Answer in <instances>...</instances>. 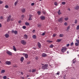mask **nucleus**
I'll return each mask as SVG.
<instances>
[{"mask_svg":"<svg viewBox=\"0 0 79 79\" xmlns=\"http://www.w3.org/2000/svg\"><path fill=\"white\" fill-rule=\"evenodd\" d=\"M48 64H46L42 66V69H48Z\"/></svg>","mask_w":79,"mask_h":79,"instance_id":"f257e3e1","label":"nucleus"},{"mask_svg":"<svg viewBox=\"0 0 79 79\" xmlns=\"http://www.w3.org/2000/svg\"><path fill=\"white\" fill-rule=\"evenodd\" d=\"M67 50V48H64L61 49V51L62 53H64Z\"/></svg>","mask_w":79,"mask_h":79,"instance_id":"f03ea898","label":"nucleus"},{"mask_svg":"<svg viewBox=\"0 0 79 79\" xmlns=\"http://www.w3.org/2000/svg\"><path fill=\"white\" fill-rule=\"evenodd\" d=\"M11 32L12 34H14V33L15 35L18 34V31H14V30H12L11 31Z\"/></svg>","mask_w":79,"mask_h":79,"instance_id":"7ed1b4c3","label":"nucleus"},{"mask_svg":"<svg viewBox=\"0 0 79 79\" xmlns=\"http://www.w3.org/2000/svg\"><path fill=\"white\" fill-rule=\"evenodd\" d=\"M11 15H9L7 19V22H10V20H11Z\"/></svg>","mask_w":79,"mask_h":79,"instance_id":"20e7f679","label":"nucleus"},{"mask_svg":"<svg viewBox=\"0 0 79 79\" xmlns=\"http://www.w3.org/2000/svg\"><path fill=\"white\" fill-rule=\"evenodd\" d=\"M63 17H62L60 18V19H58V21L60 22V23H62L63 22Z\"/></svg>","mask_w":79,"mask_h":79,"instance_id":"39448f33","label":"nucleus"},{"mask_svg":"<svg viewBox=\"0 0 79 79\" xmlns=\"http://www.w3.org/2000/svg\"><path fill=\"white\" fill-rule=\"evenodd\" d=\"M21 43L22 44L24 45H26V42L23 40L21 41Z\"/></svg>","mask_w":79,"mask_h":79,"instance_id":"423d86ee","label":"nucleus"},{"mask_svg":"<svg viewBox=\"0 0 79 79\" xmlns=\"http://www.w3.org/2000/svg\"><path fill=\"white\" fill-rule=\"evenodd\" d=\"M5 63L6 64H7V65H10V64H11V62L10 61H6L5 62Z\"/></svg>","mask_w":79,"mask_h":79,"instance_id":"0eeeda50","label":"nucleus"},{"mask_svg":"<svg viewBox=\"0 0 79 79\" xmlns=\"http://www.w3.org/2000/svg\"><path fill=\"white\" fill-rule=\"evenodd\" d=\"M40 18L41 20H45V17L44 16H41Z\"/></svg>","mask_w":79,"mask_h":79,"instance_id":"6e6552de","label":"nucleus"},{"mask_svg":"<svg viewBox=\"0 0 79 79\" xmlns=\"http://www.w3.org/2000/svg\"><path fill=\"white\" fill-rule=\"evenodd\" d=\"M6 53L7 54H8V55H12V53L11 52H10L9 51H6Z\"/></svg>","mask_w":79,"mask_h":79,"instance_id":"1a4fd4ad","label":"nucleus"},{"mask_svg":"<svg viewBox=\"0 0 79 79\" xmlns=\"http://www.w3.org/2000/svg\"><path fill=\"white\" fill-rule=\"evenodd\" d=\"M42 57H46L47 56V55L45 53H43L42 54Z\"/></svg>","mask_w":79,"mask_h":79,"instance_id":"9d476101","label":"nucleus"},{"mask_svg":"<svg viewBox=\"0 0 79 79\" xmlns=\"http://www.w3.org/2000/svg\"><path fill=\"white\" fill-rule=\"evenodd\" d=\"M29 18L28 19V20L29 21H30V20H32V18H31L32 17H33V16L32 15H29Z\"/></svg>","mask_w":79,"mask_h":79,"instance_id":"9b49d317","label":"nucleus"},{"mask_svg":"<svg viewBox=\"0 0 79 79\" xmlns=\"http://www.w3.org/2000/svg\"><path fill=\"white\" fill-rule=\"evenodd\" d=\"M37 45L39 48H41V44L39 42H38Z\"/></svg>","mask_w":79,"mask_h":79,"instance_id":"f8f14e48","label":"nucleus"},{"mask_svg":"<svg viewBox=\"0 0 79 79\" xmlns=\"http://www.w3.org/2000/svg\"><path fill=\"white\" fill-rule=\"evenodd\" d=\"M24 39H27L28 38V36H27V35L26 34H25L24 35Z\"/></svg>","mask_w":79,"mask_h":79,"instance_id":"ddd939ff","label":"nucleus"},{"mask_svg":"<svg viewBox=\"0 0 79 79\" xmlns=\"http://www.w3.org/2000/svg\"><path fill=\"white\" fill-rule=\"evenodd\" d=\"M24 57H22L20 58V61L21 62H23V61H24Z\"/></svg>","mask_w":79,"mask_h":79,"instance_id":"4468645a","label":"nucleus"},{"mask_svg":"<svg viewBox=\"0 0 79 79\" xmlns=\"http://www.w3.org/2000/svg\"><path fill=\"white\" fill-rule=\"evenodd\" d=\"M74 8L75 10H78V9L79 8V6H77Z\"/></svg>","mask_w":79,"mask_h":79,"instance_id":"2eb2a0df","label":"nucleus"},{"mask_svg":"<svg viewBox=\"0 0 79 79\" xmlns=\"http://www.w3.org/2000/svg\"><path fill=\"white\" fill-rule=\"evenodd\" d=\"M9 36V34H8V33H7L5 35V37L6 38H8Z\"/></svg>","mask_w":79,"mask_h":79,"instance_id":"dca6fc26","label":"nucleus"},{"mask_svg":"<svg viewBox=\"0 0 79 79\" xmlns=\"http://www.w3.org/2000/svg\"><path fill=\"white\" fill-rule=\"evenodd\" d=\"M25 11H26V9H24V8L22 10V12L23 13H25Z\"/></svg>","mask_w":79,"mask_h":79,"instance_id":"f3484780","label":"nucleus"},{"mask_svg":"<svg viewBox=\"0 0 79 79\" xmlns=\"http://www.w3.org/2000/svg\"><path fill=\"white\" fill-rule=\"evenodd\" d=\"M61 41V39H57L56 41V42H60Z\"/></svg>","mask_w":79,"mask_h":79,"instance_id":"a211bd4d","label":"nucleus"},{"mask_svg":"<svg viewBox=\"0 0 79 79\" xmlns=\"http://www.w3.org/2000/svg\"><path fill=\"white\" fill-rule=\"evenodd\" d=\"M47 42L48 43H52V42H53V41H50L49 40H47Z\"/></svg>","mask_w":79,"mask_h":79,"instance_id":"6ab92c4d","label":"nucleus"},{"mask_svg":"<svg viewBox=\"0 0 79 79\" xmlns=\"http://www.w3.org/2000/svg\"><path fill=\"white\" fill-rule=\"evenodd\" d=\"M57 13L59 15H60L61 14V12H60V10H59L57 12Z\"/></svg>","mask_w":79,"mask_h":79,"instance_id":"aec40b11","label":"nucleus"},{"mask_svg":"<svg viewBox=\"0 0 79 79\" xmlns=\"http://www.w3.org/2000/svg\"><path fill=\"white\" fill-rule=\"evenodd\" d=\"M36 35H34L33 36H32V38L33 39H36Z\"/></svg>","mask_w":79,"mask_h":79,"instance_id":"412c9836","label":"nucleus"},{"mask_svg":"<svg viewBox=\"0 0 79 79\" xmlns=\"http://www.w3.org/2000/svg\"><path fill=\"white\" fill-rule=\"evenodd\" d=\"M13 49L14 50V51H15V52H16L17 50L16 49V48H15V46H13Z\"/></svg>","mask_w":79,"mask_h":79,"instance_id":"4be33fe9","label":"nucleus"},{"mask_svg":"<svg viewBox=\"0 0 79 79\" xmlns=\"http://www.w3.org/2000/svg\"><path fill=\"white\" fill-rule=\"evenodd\" d=\"M36 71V69H32V73H34Z\"/></svg>","mask_w":79,"mask_h":79,"instance_id":"5701e85b","label":"nucleus"},{"mask_svg":"<svg viewBox=\"0 0 79 79\" xmlns=\"http://www.w3.org/2000/svg\"><path fill=\"white\" fill-rule=\"evenodd\" d=\"M53 47H54L53 45L52 44H51L50 45V46H49V48H53Z\"/></svg>","mask_w":79,"mask_h":79,"instance_id":"b1692460","label":"nucleus"},{"mask_svg":"<svg viewBox=\"0 0 79 79\" xmlns=\"http://www.w3.org/2000/svg\"><path fill=\"white\" fill-rule=\"evenodd\" d=\"M5 72V70H2L1 71V73H4Z\"/></svg>","mask_w":79,"mask_h":79,"instance_id":"393cba45","label":"nucleus"},{"mask_svg":"<svg viewBox=\"0 0 79 79\" xmlns=\"http://www.w3.org/2000/svg\"><path fill=\"white\" fill-rule=\"evenodd\" d=\"M69 19V18L68 17H67L64 18V20L65 21H68Z\"/></svg>","mask_w":79,"mask_h":79,"instance_id":"a878e982","label":"nucleus"},{"mask_svg":"<svg viewBox=\"0 0 79 79\" xmlns=\"http://www.w3.org/2000/svg\"><path fill=\"white\" fill-rule=\"evenodd\" d=\"M25 25H26V26H29V23L26 22V23H25Z\"/></svg>","mask_w":79,"mask_h":79,"instance_id":"bb28decb","label":"nucleus"},{"mask_svg":"<svg viewBox=\"0 0 79 79\" xmlns=\"http://www.w3.org/2000/svg\"><path fill=\"white\" fill-rule=\"evenodd\" d=\"M25 57L26 58H28V55L27 54H26L25 55Z\"/></svg>","mask_w":79,"mask_h":79,"instance_id":"cd10ccee","label":"nucleus"},{"mask_svg":"<svg viewBox=\"0 0 79 79\" xmlns=\"http://www.w3.org/2000/svg\"><path fill=\"white\" fill-rule=\"evenodd\" d=\"M63 36H64V35L63 34H60L59 35L60 37H62Z\"/></svg>","mask_w":79,"mask_h":79,"instance_id":"c85d7f7f","label":"nucleus"},{"mask_svg":"<svg viewBox=\"0 0 79 79\" xmlns=\"http://www.w3.org/2000/svg\"><path fill=\"white\" fill-rule=\"evenodd\" d=\"M62 5H65L66 4V2H63L61 3Z\"/></svg>","mask_w":79,"mask_h":79,"instance_id":"c756f323","label":"nucleus"},{"mask_svg":"<svg viewBox=\"0 0 79 79\" xmlns=\"http://www.w3.org/2000/svg\"><path fill=\"white\" fill-rule=\"evenodd\" d=\"M54 5L56 6H57V5H58V3H57V2H55L54 3Z\"/></svg>","mask_w":79,"mask_h":79,"instance_id":"7c9ffc66","label":"nucleus"},{"mask_svg":"<svg viewBox=\"0 0 79 79\" xmlns=\"http://www.w3.org/2000/svg\"><path fill=\"white\" fill-rule=\"evenodd\" d=\"M37 13H38V15H40V13H41V12L40 11H38L37 12Z\"/></svg>","mask_w":79,"mask_h":79,"instance_id":"2f4dec72","label":"nucleus"},{"mask_svg":"<svg viewBox=\"0 0 79 79\" xmlns=\"http://www.w3.org/2000/svg\"><path fill=\"white\" fill-rule=\"evenodd\" d=\"M23 29H25L26 28V26H23L22 27Z\"/></svg>","mask_w":79,"mask_h":79,"instance_id":"473e14b6","label":"nucleus"},{"mask_svg":"<svg viewBox=\"0 0 79 79\" xmlns=\"http://www.w3.org/2000/svg\"><path fill=\"white\" fill-rule=\"evenodd\" d=\"M75 45L76 46H78V45H79V44H78L77 43H75Z\"/></svg>","mask_w":79,"mask_h":79,"instance_id":"72a5a7b5","label":"nucleus"},{"mask_svg":"<svg viewBox=\"0 0 79 79\" xmlns=\"http://www.w3.org/2000/svg\"><path fill=\"white\" fill-rule=\"evenodd\" d=\"M79 29V25H78L76 29H77V30H78V29Z\"/></svg>","mask_w":79,"mask_h":79,"instance_id":"f704fd0d","label":"nucleus"},{"mask_svg":"<svg viewBox=\"0 0 79 79\" xmlns=\"http://www.w3.org/2000/svg\"><path fill=\"white\" fill-rule=\"evenodd\" d=\"M74 45V43L73 42L71 43L70 44V46H73Z\"/></svg>","mask_w":79,"mask_h":79,"instance_id":"c9c22d12","label":"nucleus"},{"mask_svg":"<svg viewBox=\"0 0 79 79\" xmlns=\"http://www.w3.org/2000/svg\"><path fill=\"white\" fill-rule=\"evenodd\" d=\"M3 78L4 79H6V76H4L3 77Z\"/></svg>","mask_w":79,"mask_h":79,"instance_id":"e433bc0d","label":"nucleus"},{"mask_svg":"<svg viewBox=\"0 0 79 79\" xmlns=\"http://www.w3.org/2000/svg\"><path fill=\"white\" fill-rule=\"evenodd\" d=\"M5 8H8V6L6 5V6H5Z\"/></svg>","mask_w":79,"mask_h":79,"instance_id":"4c0bfd02","label":"nucleus"},{"mask_svg":"<svg viewBox=\"0 0 79 79\" xmlns=\"http://www.w3.org/2000/svg\"><path fill=\"white\" fill-rule=\"evenodd\" d=\"M64 26H67V25H68V23H67V22H65L64 23Z\"/></svg>","mask_w":79,"mask_h":79,"instance_id":"58836bf2","label":"nucleus"},{"mask_svg":"<svg viewBox=\"0 0 79 79\" xmlns=\"http://www.w3.org/2000/svg\"><path fill=\"white\" fill-rule=\"evenodd\" d=\"M0 19H3V16H1L0 17Z\"/></svg>","mask_w":79,"mask_h":79,"instance_id":"ea45409f","label":"nucleus"},{"mask_svg":"<svg viewBox=\"0 0 79 79\" xmlns=\"http://www.w3.org/2000/svg\"><path fill=\"white\" fill-rule=\"evenodd\" d=\"M66 75H64V76L63 77L64 79H66Z\"/></svg>","mask_w":79,"mask_h":79,"instance_id":"a19ab883","label":"nucleus"},{"mask_svg":"<svg viewBox=\"0 0 79 79\" xmlns=\"http://www.w3.org/2000/svg\"><path fill=\"white\" fill-rule=\"evenodd\" d=\"M17 3H18V2H15V4H14L15 5V6H16V4H17Z\"/></svg>","mask_w":79,"mask_h":79,"instance_id":"79ce46f5","label":"nucleus"},{"mask_svg":"<svg viewBox=\"0 0 79 79\" xmlns=\"http://www.w3.org/2000/svg\"><path fill=\"white\" fill-rule=\"evenodd\" d=\"M38 59H39V58L38 57H36L35 58V60H38Z\"/></svg>","mask_w":79,"mask_h":79,"instance_id":"37998d69","label":"nucleus"},{"mask_svg":"<svg viewBox=\"0 0 79 79\" xmlns=\"http://www.w3.org/2000/svg\"><path fill=\"white\" fill-rule=\"evenodd\" d=\"M76 41L77 42V43H78V44H79V40H76Z\"/></svg>","mask_w":79,"mask_h":79,"instance_id":"c03bdc74","label":"nucleus"},{"mask_svg":"<svg viewBox=\"0 0 79 79\" xmlns=\"http://www.w3.org/2000/svg\"><path fill=\"white\" fill-rule=\"evenodd\" d=\"M3 3V2L0 0V4H2Z\"/></svg>","mask_w":79,"mask_h":79,"instance_id":"a18cd8bd","label":"nucleus"},{"mask_svg":"<svg viewBox=\"0 0 79 79\" xmlns=\"http://www.w3.org/2000/svg\"><path fill=\"white\" fill-rule=\"evenodd\" d=\"M77 20H75V21L74 22L75 24H77Z\"/></svg>","mask_w":79,"mask_h":79,"instance_id":"49530a36","label":"nucleus"},{"mask_svg":"<svg viewBox=\"0 0 79 79\" xmlns=\"http://www.w3.org/2000/svg\"><path fill=\"white\" fill-rule=\"evenodd\" d=\"M31 6H34V3H31Z\"/></svg>","mask_w":79,"mask_h":79,"instance_id":"de8ad7c7","label":"nucleus"},{"mask_svg":"<svg viewBox=\"0 0 79 79\" xmlns=\"http://www.w3.org/2000/svg\"><path fill=\"white\" fill-rule=\"evenodd\" d=\"M21 23V20H19L18 22V23L19 24H20V23Z\"/></svg>","mask_w":79,"mask_h":79,"instance_id":"09e8293b","label":"nucleus"},{"mask_svg":"<svg viewBox=\"0 0 79 79\" xmlns=\"http://www.w3.org/2000/svg\"><path fill=\"white\" fill-rule=\"evenodd\" d=\"M69 29H70V27H69V26L67 28V30Z\"/></svg>","mask_w":79,"mask_h":79,"instance_id":"8fccbe9b","label":"nucleus"},{"mask_svg":"<svg viewBox=\"0 0 79 79\" xmlns=\"http://www.w3.org/2000/svg\"><path fill=\"white\" fill-rule=\"evenodd\" d=\"M45 33H43L42 34V35H45Z\"/></svg>","mask_w":79,"mask_h":79,"instance_id":"3c124183","label":"nucleus"},{"mask_svg":"<svg viewBox=\"0 0 79 79\" xmlns=\"http://www.w3.org/2000/svg\"><path fill=\"white\" fill-rule=\"evenodd\" d=\"M56 36V34H53V37H55Z\"/></svg>","mask_w":79,"mask_h":79,"instance_id":"603ef678","label":"nucleus"},{"mask_svg":"<svg viewBox=\"0 0 79 79\" xmlns=\"http://www.w3.org/2000/svg\"><path fill=\"white\" fill-rule=\"evenodd\" d=\"M21 17L22 18H24V15H22Z\"/></svg>","mask_w":79,"mask_h":79,"instance_id":"864d4df0","label":"nucleus"},{"mask_svg":"<svg viewBox=\"0 0 79 79\" xmlns=\"http://www.w3.org/2000/svg\"><path fill=\"white\" fill-rule=\"evenodd\" d=\"M74 61L76 62V60L75 59H74V60H73L72 61Z\"/></svg>","mask_w":79,"mask_h":79,"instance_id":"5fc2aeb1","label":"nucleus"},{"mask_svg":"<svg viewBox=\"0 0 79 79\" xmlns=\"http://www.w3.org/2000/svg\"><path fill=\"white\" fill-rule=\"evenodd\" d=\"M69 44H67L66 47H69Z\"/></svg>","mask_w":79,"mask_h":79,"instance_id":"6e6d98bb","label":"nucleus"},{"mask_svg":"<svg viewBox=\"0 0 79 79\" xmlns=\"http://www.w3.org/2000/svg\"><path fill=\"white\" fill-rule=\"evenodd\" d=\"M73 64H74V63H76V60H75V61H73Z\"/></svg>","mask_w":79,"mask_h":79,"instance_id":"4d7b16f0","label":"nucleus"},{"mask_svg":"<svg viewBox=\"0 0 79 79\" xmlns=\"http://www.w3.org/2000/svg\"><path fill=\"white\" fill-rule=\"evenodd\" d=\"M38 27H41V25H38Z\"/></svg>","mask_w":79,"mask_h":79,"instance_id":"13d9d810","label":"nucleus"},{"mask_svg":"<svg viewBox=\"0 0 79 79\" xmlns=\"http://www.w3.org/2000/svg\"><path fill=\"white\" fill-rule=\"evenodd\" d=\"M30 63H31V62H29L27 63V64H30Z\"/></svg>","mask_w":79,"mask_h":79,"instance_id":"bf43d9fd","label":"nucleus"},{"mask_svg":"<svg viewBox=\"0 0 79 79\" xmlns=\"http://www.w3.org/2000/svg\"><path fill=\"white\" fill-rule=\"evenodd\" d=\"M2 24L1 23H0V27H2Z\"/></svg>","mask_w":79,"mask_h":79,"instance_id":"052dcab7","label":"nucleus"},{"mask_svg":"<svg viewBox=\"0 0 79 79\" xmlns=\"http://www.w3.org/2000/svg\"><path fill=\"white\" fill-rule=\"evenodd\" d=\"M23 55H24L25 56V55H26V54L25 53H23Z\"/></svg>","mask_w":79,"mask_h":79,"instance_id":"680f3d73","label":"nucleus"},{"mask_svg":"<svg viewBox=\"0 0 79 79\" xmlns=\"http://www.w3.org/2000/svg\"><path fill=\"white\" fill-rule=\"evenodd\" d=\"M56 74H57V75H59V74H60V73H56Z\"/></svg>","mask_w":79,"mask_h":79,"instance_id":"e2e57ef3","label":"nucleus"},{"mask_svg":"<svg viewBox=\"0 0 79 79\" xmlns=\"http://www.w3.org/2000/svg\"><path fill=\"white\" fill-rule=\"evenodd\" d=\"M21 74H22V75H23V72H21Z\"/></svg>","mask_w":79,"mask_h":79,"instance_id":"0e129e2a","label":"nucleus"},{"mask_svg":"<svg viewBox=\"0 0 79 79\" xmlns=\"http://www.w3.org/2000/svg\"><path fill=\"white\" fill-rule=\"evenodd\" d=\"M67 53H68H68H69V51H67Z\"/></svg>","mask_w":79,"mask_h":79,"instance_id":"69168bd1","label":"nucleus"},{"mask_svg":"<svg viewBox=\"0 0 79 79\" xmlns=\"http://www.w3.org/2000/svg\"><path fill=\"white\" fill-rule=\"evenodd\" d=\"M31 70H29V72H30L31 73Z\"/></svg>","mask_w":79,"mask_h":79,"instance_id":"338daca9","label":"nucleus"},{"mask_svg":"<svg viewBox=\"0 0 79 79\" xmlns=\"http://www.w3.org/2000/svg\"><path fill=\"white\" fill-rule=\"evenodd\" d=\"M32 32H35V30H33Z\"/></svg>","mask_w":79,"mask_h":79,"instance_id":"774afa93","label":"nucleus"}]
</instances>
